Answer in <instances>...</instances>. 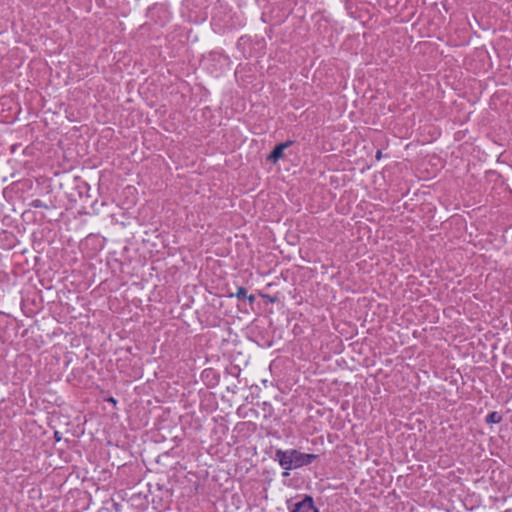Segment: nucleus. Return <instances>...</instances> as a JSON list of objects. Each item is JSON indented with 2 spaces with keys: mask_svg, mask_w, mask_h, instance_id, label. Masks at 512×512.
Returning <instances> with one entry per match:
<instances>
[{
  "mask_svg": "<svg viewBox=\"0 0 512 512\" xmlns=\"http://www.w3.org/2000/svg\"><path fill=\"white\" fill-rule=\"evenodd\" d=\"M317 455L302 453L296 449L275 451V459L279 462V465L285 470L283 476L289 475V470L297 469L303 466L311 464Z\"/></svg>",
  "mask_w": 512,
  "mask_h": 512,
  "instance_id": "nucleus-1",
  "label": "nucleus"
},
{
  "mask_svg": "<svg viewBox=\"0 0 512 512\" xmlns=\"http://www.w3.org/2000/svg\"><path fill=\"white\" fill-rule=\"evenodd\" d=\"M317 509L314 506L313 498L311 496H305L303 500L294 504L291 512H315Z\"/></svg>",
  "mask_w": 512,
  "mask_h": 512,
  "instance_id": "nucleus-2",
  "label": "nucleus"
},
{
  "mask_svg": "<svg viewBox=\"0 0 512 512\" xmlns=\"http://www.w3.org/2000/svg\"><path fill=\"white\" fill-rule=\"evenodd\" d=\"M288 147V143H282L277 145L274 150L270 153L268 156L269 160H272L273 162L278 161L284 153V150Z\"/></svg>",
  "mask_w": 512,
  "mask_h": 512,
  "instance_id": "nucleus-3",
  "label": "nucleus"
},
{
  "mask_svg": "<svg viewBox=\"0 0 512 512\" xmlns=\"http://www.w3.org/2000/svg\"><path fill=\"white\" fill-rule=\"evenodd\" d=\"M235 296L238 299H247L250 303H253L255 301V297L253 295H247V289L244 287H239L237 289Z\"/></svg>",
  "mask_w": 512,
  "mask_h": 512,
  "instance_id": "nucleus-4",
  "label": "nucleus"
},
{
  "mask_svg": "<svg viewBox=\"0 0 512 512\" xmlns=\"http://www.w3.org/2000/svg\"><path fill=\"white\" fill-rule=\"evenodd\" d=\"M499 420H500V417L497 416V414L495 412H493V413H491V414H489L487 416V421L488 422H494L495 423V422H498Z\"/></svg>",
  "mask_w": 512,
  "mask_h": 512,
  "instance_id": "nucleus-5",
  "label": "nucleus"
},
{
  "mask_svg": "<svg viewBox=\"0 0 512 512\" xmlns=\"http://www.w3.org/2000/svg\"><path fill=\"white\" fill-rule=\"evenodd\" d=\"M30 214H31V211L24 212L23 217H24L25 221H30V218H29Z\"/></svg>",
  "mask_w": 512,
  "mask_h": 512,
  "instance_id": "nucleus-6",
  "label": "nucleus"
},
{
  "mask_svg": "<svg viewBox=\"0 0 512 512\" xmlns=\"http://www.w3.org/2000/svg\"><path fill=\"white\" fill-rule=\"evenodd\" d=\"M32 204H33V206H34L35 208H38V207H41V206H42V204H41V201H40V200H35V201H33V203H32Z\"/></svg>",
  "mask_w": 512,
  "mask_h": 512,
  "instance_id": "nucleus-7",
  "label": "nucleus"
},
{
  "mask_svg": "<svg viewBox=\"0 0 512 512\" xmlns=\"http://www.w3.org/2000/svg\"><path fill=\"white\" fill-rule=\"evenodd\" d=\"M55 437H56L57 440H60L58 432H55Z\"/></svg>",
  "mask_w": 512,
  "mask_h": 512,
  "instance_id": "nucleus-8",
  "label": "nucleus"
},
{
  "mask_svg": "<svg viewBox=\"0 0 512 512\" xmlns=\"http://www.w3.org/2000/svg\"><path fill=\"white\" fill-rule=\"evenodd\" d=\"M315 512H319V510H318V509H315Z\"/></svg>",
  "mask_w": 512,
  "mask_h": 512,
  "instance_id": "nucleus-9",
  "label": "nucleus"
}]
</instances>
